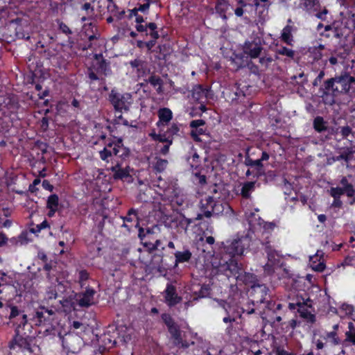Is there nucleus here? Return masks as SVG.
I'll list each match as a JSON object with an SVG mask.
<instances>
[{
	"label": "nucleus",
	"instance_id": "obj_1",
	"mask_svg": "<svg viewBox=\"0 0 355 355\" xmlns=\"http://www.w3.org/2000/svg\"><path fill=\"white\" fill-rule=\"evenodd\" d=\"M355 78L347 72L324 81V87L321 89V98L326 105H332L335 103V97L342 94H349L354 92Z\"/></svg>",
	"mask_w": 355,
	"mask_h": 355
},
{
	"label": "nucleus",
	"instance_id": "obj_2",
	"mask_svg": "<svg viewBox=\"0 0 355 355\" xmlns=\"http://www.w3.org/2000/svg\"><path fill=\"white\" fill-rule=\"evenodd\" d=\"M250 238L247 235L236 236L223 243L224 252L222 254L220 266H237L240 258L250 247Z\"/></svg>",
	"mask_w": 355,
	"mask_h": 355
},
{
	"label": "nucleus",
	"instance_id": "obj_3",
	"mask_svg": "<svg viewBox=\"0 0 355 355\" xmlns=\"http://www.w3.org/2000/svg\"><path fill=\"white\" fill-rule=\"evenodd\" d=\"M153 186L159 189V193L164 200H167L178 206H182L186 202L187 196L178 186L177 180H164L161 176H159L154 182Z\"/></svg>",
	"mask_w": 355,
	"mask_h": 355
},
{
	"label": "nucleus",
	"instance_id": "obj_4",
	"mask_svg": "<svg viewBox=\"0 0 355 355\" xmlns=\"http://www.w3.org/2000/svg\"><path fill=\"white\" fill-rule=\"evenodd\" d=\"M23 295V292L21 290H17L16 286L13 284H8L3 277L0 279V309L5 308L8 311L10 310V314L8 318L10 320L13 319L18 316L20 313L17 306H15L12 302V297L15 298L18 297L19 301Z\"/></svg>",
	"mask_w": 355,
	"mask_h": 355
},
{
	"label": "nucleus",
	"instance_id": "obj_5",
	"mask_svg": "<svg viewBox=\"0 0 355 355\" xmlns=\"http://www.w3.org/2000/svg\"><path fill=\"white\" fill-rule=\"evenodd\" d=\"M62 268H43L46 271L47 277L54 288L59 298L65 297L71 292L69 283L65 279L64 272L58 270Z\"/></svg>",
	"mask_w": 355,
	"mask_h": 355
},
{
	"label": "nucleus",
	"instance_id": "obj_6",
	"mask_svg": "<svg viewBox=\"0 0 355 355\" xmlns=\"http://www.w3.org/2000/svg\"><path fill=\"white\" fill-rule=\"evenodd\" d=\"M161 318L164 324L167 327L168 331L176 345L180 346L182 348L187 349L190 345L194 344V342L193 341L189 342L182 338L179 325L175 322L169 313H162Z\"/></svg>",
	"mask_w": 355,
	"mask_h": 355
},
{
	"label": "nucleus",
	"instance_id": "obj_7",
	"mask_svg": "<svg viewBox=\"0 0 355 355\" xmlns=\"http://www.w3.org/2000/svg\"><path fill=\"white\" fill-rule=\"evenodd\" d=\"M309 302H310L309 299L306 301H304V299H302V301L297 300L296 302H289L288 308L295 315L298 314L306 322L314 324L316 321V317L309 310V308H311V304Z\"/></svg>",
	"mask_w": 355,
	"mask_h": 355
},
{
	"label": "nucleus",
	"instance_id": "obj_8",
	"mask_svg": "<svg viewBox=\"0 0 355 355\" xmlns=\"http://www.w3.org/2000/svg\"><path fill=\"white\" fill-rule=\"evenodd\" d=\"M34 338L30 336H23L16 332L12 339L9 343V348L15 352H33L31 345Z\"/></svg>",
	"mask_w": 355,
	"mask_h": 355
},
{
	"label": "nucleus",
	"instance_id": "obj_9",
	"mask_svg": "<svg viewBox=\"0 0 355 355\" xmlns=\"http://www.w3.org/2000/svg\"><path fill=\"white\" fill-rule=\"evenodd\" d=\"M220 204L216 203L213 197L206 196L200 202V212L197 214L196 220H201L204 216L209 218L212 213L220 211Z\"/></svg>",
	"mask_w": 355,
	"mask_h": 355
},
{
	"label": "nucleus",
	"instance_id": "obj_10",
	"mask_svg": "<svg viewBox=\"0 0 355 355\" xmlns=\"http://www.w3.org/2000/svg\"><path fill=\"white\" fill-rule=\"evenodd\" d=\"M101 159L109 162V157L112 155L122 157L125 153V149L123 146L121 139L106 144L103 150L100 151Z\"/></svg>",
	"mask_w": 355,
	"mask_h": 355
},
{
	"label": "nucleus",
	"instance_id": "obj_11",
	"mask_svg": "<svg viewBox=\"0 0 355 355\" xmlns=\"http://www.w3.org/2000/svg\"><path fill=\"white\" fill-rule=\"evenodd\" d=\"M55 317V312L52 309L40 306L35 311L32 320L36 326L51 325Z\"/></svg>",
	"mask_w": 355,
	"mask_h": 355
},
{
	"label": "nucleus",
	"instance_id": "obj_12",
	"mask_svg": "<svg viewBox=\"0 0 355 355\" xmlns=\"http://www.w3.org/2000/svg\"><path fill=\"white\" fill-rule=\"evenodd\" d=\"M83 343V338L74 333L66 334L62 338V347L67 353H78L80 350Z\"/></svg>",
	"mask_w": 355,
	"mask_h": 355
},
{
	"label": "nucleus",
	"instance_id": "obj_13",
	"mask_svg": "<svg viewBox=\"0 0 355 355\" xmlns=\"http://www.w3.org/2000/svg\"><path fill=\"white\" fill-rule=\"evenodd\" d=\"M110 101L116 110H128L132 103V96L129 93L121 94L112 89L109 95Z\"/></svg>",
	"mask_w": 355,
	"mask_h": 355
},
{
	"label": "nucleus",
	"instance_id": "obj_14",
	"mask_svg": "<svg viewBox=\"0 0 355 355\" xmlns=\"http://www.w3.org/2000/svg\"><path fill=\"white\" fill-rule=\"evenodd\" d=\"M243 53L247 58L255 59L261 55L263 49V44L260 38H254L253 40H247L242 46Z\"/></svg>",
	"mask_w": 355,
	"mask_h": 355
},
{
	"label": "nucleus",
	"instance_id": "obj_15",
	"mask_svg": "<svg viewBox=\"0 0 355 355\" xmlns=\"http://www.w3.org/2000/svg\"><path fill=\"white\" fill-rule=\"evenodd\" d=\"M84 292L74 294L75 300L80 307H89L94 304V296L96 291L95 289L87 286Z\"/></svg>",
	"mask_w": 355,
	"mask_h": 355
},
{
	"label": "nucleus",
	"instance_id": "obj_16",
	"mask_svg": "<svg viewBox=\"0 0 355 355\" xmlns=\"http://www.w3.org/2000/svg\"><path fill=\"white\" fill-rule=\"evenodd\" d=\"M268 288L263 284H254L251 285L250 296L252 297V302L263 303L268 294Z\"/></svg>",
	"mask_w": 355,
	"mask_h": 355
},
{
	"label": "nucleus",
	"instance_id": "obj_17",
	"mask_svg": "<svg viewBox=\"0 0 355 355\" xmlns=\"http://www.w3.org/2000/svg\"><path fill=\"white\" fill-rule=\"evenodd\" d=\"M245 268H225V270H230L231 273H234L235 275L237 274L236 279L237 281H241L245 284H257L259 281L257 279V276L253 273L246 272L244 270Z\"/></svg>",
	"mask_w": 355,
	"mask_h": 355
},
{
	"label": "nucleus",
	"instance_id": "obj_18",
	"mask_svg": "<svg viewBox=\"0 0 355 355\" xmlns=\"http://www.w3.org/2000/svg\"><path fill=\"white\" fill-rule=\"evenodd\" d=\"M164 297L166 304L169 307H173L180 303L182 298L177 293L176 287L171 283L166 284V289L164 291Z\"/></svg>",
	"mask_w": 355,
	"mask_h": 355
},
{
	"label": "nucleus",
	"instance_id": "obj_19",
	"mask_svg": "<svg viewBox=\"0 0 355 355\" xmlns=\"http://www.w3.org/2000/svg\"><path fill=\"white\" fill-rule=\"evenodd\" d=\"M218 302L220 306H221L227 313V315L223 318V321L225 323H230V325L229 327H227L226 329V332L227 334H230V330L232 328V322H235L236 318H238V315L236 314V311H234L231 313H230L231 306L229 303H227L225 300H220Z\"/></svg>",
	"mask_w": 355,
	"mask_h": 355
},
{
	"label": "nucleus",
	"instance_id": "obj_20",
	"mask_svg": "<svg viewBox=\"0 0 355 355\" xmlns=\"http://www.w3.org/2000/svg\"><path fill=\"white\" fill-rule=\"evenodd\" d=\"M173 116L172 111L168 107H162L158 110V121L156 125L160 130H163L164 128L168 125L173 119Z\"/></svg>",
	"mask_w": 355,
	"mask_h": 355
},
{
	"label": "nucleus",
	"instance_id": "obj_21",
	"mask_svg": "<svg viewBox=\"0 0 355 355\" xmlns=\"http://www.w3.org/2000/svg\"><path fill=\"white\" fill-rule=\"evenodd\" d=\"M254 304H252V300H250L245 306L236 310V314L241 320V322H245L246 317H254L257 320L259 319L258 314L255 313Z\"/></svg>",
	"mask_w": 355,
	"mask_h": 355
},
{
	"label": "nucleus",
	"instance_id": "obj_22",
	"mask_svg": "<svg viewBox=\"0 0 355 355\" xmlns=\"http://www.w3.org/2000/svg\"><path fill=\"white\" fill-rule=\"evenodd\" d=\"M192 220L183 215H177L171 219V227L177 229L178 232L187 231Z\"/></svg>",
	"mask_w": 355,
	"mask_h": 355
},
{
	"label": "nucleus",
	"instance_id": "obj_23",
	"mask_svg": "<svg viewBox=\"0 0 355 355\" xmlns=\"http://www.w3.org/2000/svg\"><path fill=\"white\" fill-rule=\"evenodd\" d=\"M352 150L349 148H343L341 152H340V155L337 156H331L329 157L327 159V164L328 165H331L336 162L339 161H345L347 164H348L352 159Z\"/></svg>",
	"mask_w": 355,
	"mask_h": 355
},
{
	"label": "nucleus",
	"instance_id": "obj_24",
	"mask_svg": "<svg viewBox=\"0 0 355 355\" xmlns=\"http://www.w3.org/2000/svg\"><path fill=\"white\" fill-rule=\"evenodd\" d=\"M340 15L342 23L349 30H355V14L347 10L346 11H341Z\"/></svg>",
	"mask_w": 355,
	"mask_h": 355
},
{
	"label": "nucleus",
	"instance_id": "obj_25",
	"mask_svg": "<svg viewBox=\"0 0 355 355\" xmlns=\"http://www.w3.org/2000/svg\"><path fill=\"white\" fill-rule=\"evenodd\" d=\"M320 338L325 340L326 343H330V344L334 346L338 345L341 343L338 333L335 331H324L322 334L320 335Z\"/></svg>",
	"mask_w": 355,
	"mask_h": 355
},
{
	"label": "nucleus",
	"instance_id": "obj_26",
	"mask_svg": "<svg viewBox=\"0 0 355 355\" xmlns=\"http://www.w3.org/2000/svg\"><path fill=\"white\" fill-rule=\"evenodd\" d=\"M175 266H178L180 263H184L189 261L192 257V253L189 250L185 249L183 251H176L174 253Z\"/></svg>",
	"mask_w": 355,
	"mask_h": 355
},
{
	"label": "nucleus",
	"instance_id": "obj_27",
	"mask_svg": "<svg viewBox=\"0 0 355 355\" xmlns=\"http://www.w3.org/2000/svg\"><path fill=\"white\" fill-rule=\"evenodd\" d=\"M295 30V28L293 26L286 25L282 31L281 40L288 45H293L294 40L292 33Z\"/></svg>",
	"mask_w": 355,
	"mask_h": 355
},
{
	"label": "nucleus",
	"instance_id": "obj_28",
	"mask_svg": "<svg viewBox=\"0 0 355 355\" xmlns=\"http://www.w3.org/2000/svg\"><path fill=\"white\" fill-rule=\"evenodd\" d=\"M324 252L318 250L316 253L309 258V266H326V261Z\"/></svg>",
	"mask_w": 355,
	"mask_h": 355
},
{
	"label": "nucleus",
	"instance_id": "obj_29",
	"mask_svg": "<svg viewBox=\"0 0 355 355\" xmlns=\"http://www.w3.org/2000/svg\"><path fill=\"white\" fill-rule=\"evenodd\" d=\"M209 90L201 85H196L192 89V98L196 101L202 103V99L207 97Z\"/></svg>",
	"mask_w": 355,
	"mask_h": 355
},
{
	"label": "nucleus",
	"instance_id": "obj_30",
	"mask_svg": "<svg viewBox=\"0 0 355 355\" xmlns=\"http://www.w3.org/2000/svg\"><path fill=\"white\" fill-rule=\"evenodd\" d=\"M83 32L90 41L94 39H97L99 37V34L97 33L96 28L92 22L85 24L83 26Z\"/></svg>",
	"mask_w": 355,
	"mask_h": 355
},
{
	"label": "nucleus",
	"instance_id": "obj_31",
	"mask_svg": "<svg viewBox=\"0 0 355 355\" xmlns=\"http://www.w3.org/2000/svg\"><path fill=\"white\" fill-rule=\"evenodd\" d=\"M205 124V122L202 119L193 120L190 123V126L192 128H196V130H192L191 132V136L194 139L198 140V135H201L204 132L202 128L198 129L199 127L202 126Z\"/></svg>",
	"mask_w": 355,
	"mask_h": 355
},
{
	"label": "nucleus",
	"instance_id": "obj_32",
	"mask_svg": "<svg viewBox=\"0 0 355 355\" xmlns=\"http://www.w3.org/2000/svg\"><path fill=\"white\" fill-rule=\"evenodd\" d=\"M245 216L250 226L255 228L257 225H261V219L259 216L250 211H245Z\"/></svg>",
	"mask_w": 355,
	"mask_h": 355
},
{
	"label": "nucleus",
	"instance_id": "obj_33",
	"mask_svg": "<svg viewBox=\"0 0 355 355\" xmlns=\"http://www.w3.org/2000/svg\"><path fill=\"white\" fill-rule=\"evenodd\" d=\"M110 170L114 173L113 177L116 180H122L129 176L128 171L121 168L119 164L112 166Z\"/></svg>",
	"mask_w": 355,
	"mask_h": 355
},
{
	"label": "nucleus",
	"instance_id": "obj_34",
	"mask_svg": "<svg viewBox=\"0 0 355 355\" xmlns=\"http://www.w3.org/2000/svg\"><path fill=\"white\" fill-rule=\"evenodd\" d=\"M153 268H135L132 272V277L137 280H145L148 274L151 272Z\"/></svg>",
	"mask_w": 355,
	"mask_h": 355
},
{
	"label": "nucleus",
	"instance_id": "obj_35",
	"mask_svg": "<svg viewBox=\"0 0 355 355\" xmlns=\"http://www.w3.org/2000/svg\"><path fill=\"white\" fill-rule=\"evenodd\" d=\"M73 294L68 295L65 297H62L59 302L64 309V311H71V309H75L74 302L71 298Z\"/></svg>",
	"mask_w": 355,
	"mask_h": 355
},
{
	"label": "nucleus",
	"instance_id": "obj_36",
	"mask_svg": "<svg viewBox=\"0 0 355 355\" xmlns=\"http://www.w3.org/2000/svg\"><path fill=\"white\" fill-rule=\"evenodd\" d=\"M245 164L246 166H250L252 168H254L257 171L258 174H261L263 172V165L261 164V161L258 159H252L249 157L245 159Z\"/></svg>",
	"mask_w": 355,
	"mask_h": 355
},
{
	"label": "nucleus",
	"instance_id": "obj_37",
	"mask_svg": "<svg viewBox=\"0 0 355 355\" xmlns=\"http://www.w3.org/2000/svg\"><path fill=\"white\" fill-rule=\"evenodd\" d=\"M313 125L318 132H322L327 130V122L322 116H316L313 120Z\"/></svg>",
	"mask_w": 355,
	"mask_h": 355
},
{
	"label": "nucleus",
	"instance_id": "obj_38",
	"mask_svg": "<svg viewBox=\"0 0 355 355\" xmlns=\"http://www.w3.org/2000/svg\"><path fill=\"white\" fill-rule=\"evenodd\" d=\"M209 294V288L207 286H202L200 287L198 292H195L193 295L191 296L192 300H189L187 304L189 305L192 301L198 300L200 298L206 297Z\"/></svg>",
	"mask_w": 355,
	"mask_h": 355
},
{
	"label": "nucleus",
	"instance_id": "obj_39",
	"mask_svg": "<svg viewBox=\"0 0 355 355\" xmlns=\"http://www.w3.org/2000/svg\"><path fill=\"white\" fill-rule=\"evenodd\" d=\"M230 4L225 0H219L216 6V10L220 14V16L223 19H226L227 17L225 12L229 9Z\"/></svg>",
	"mask_w": 355,
	"mask_h": 355
},
{
	"label": "nucleus",
	"instance_id": "obj_40",
	"mask_svg": "<svg viewBox=\"0 0 355 355\" xmlns=\"http://www.w3.org/2000/svg\"><path fill=\"white\" fill-rule=\"evenodd\" d=\"M149 136L154 141H158L159 142L168 143V145L173 144V138L168 137L166 132L163 134H157L155 132L149 134Z\"/></svg>",
	"mask_w": 355,
	"mask_h": 355
},
{
	"label": "nucleus",
	"instance_id": "obj_41",
	"mask_svg": "<svg viewBox=\"0 0 355 355\" xmlns=\"http://www.w3.org/2000/svg\"><path fill=\"white\" fill-rule=\"evenodd\" d=\"M182 125L179 123H173L165 131L168 135V137L173 138L175 136L180 135Z\"/></svg>",
	"mask_w": 355,
	"mask_h": 355
},
{
	"label": "nucleus",
	"instance_id": "obj_42",
	"mask_svg": "<svg viewBox=\"0 0 355 355\" xmlns=\"http://www.w3.org/2000/svg\"><path fill=\"white\" fill-rule=\"evenodd\" d=\"M255 187V182H245L241 189V193L245 198H248L250 196L251 193L254 191Z\"/></svg>",
	"mask_w": 355,
	"mask_h": 355
},
{
	"label": "nucleus",
	"instance_id": "obj_43",
	"mask_svg": "<svg viewBox=\"0 0 355 355\" xmlns=\"http://www.w3.org/2000/svg\"><path fill=\"white\" fill-rule=\"evenodd\" d=\"M301 5L307 12H312L317 10L318 0H302Z\"/></svg>",
	"mask_w": 355,
	"mask_h": 355
},
{
	"label": "nucleus",
	"instance_id": "obj_44",
	"mask_svg": "<svg viewBox=\"0 0 355 355\" xmlns=\"http://www.w3.org/2000/svg\"><path fill=\"white\" fill-rule=\"evenodd\" d=\"M268 263L265 266H274L279 264V256L276 252H268Z\"/></svg>",
	"mask_w": 355,
	"mask_h": 355
},
{
	"label": "nucleus",
	"instance_id": "obj_45",
	"mask_svg": "<svg viewBox=\"0 0 355 355\" xmlns=\"http://www.w3.org/2000/svg\"><path fill=\"white\" fill-rule=\"evenodd\" d=\"M83 10L87 12L88 17H83L81 21L83 22L90 20L94 16L95 5L92 6L89 3H85L83 7Z\"/></svg>",
	"mask_w": 355,
	"mask_h": 355
},
{
	"label": "nucleus",
	"instance_id": "obj_46",
	"mask_svg": "<svg viewBox=\"0 0 355 355\" xmlns=\"http://www.w3.org/2000/svg\"><path fill=\"white\" fill-rule=\"evenodd\" d=\"M89 279V274L86 270H81L78 272V282L82 288L89 286L87 282Z\"/></svg>",
	"mask_w": 355,
	"mask_h": 355
},
{
	"label": "nucleus",
	"instance_id": "obj_47",
	"mask_svg": "<svg viewBox=\"0 0 355 355\" xmlns=\"http://www.w3.org/2000/svg\"><path fill=\"white\" fill-rule=\"evenodd\" d=\"M167 165L168 161L166 159L156 158L155 162L153 164V168L155 171L160 173L166 168Z\"/></svg>",
	"mask_w": 355,
	"mask_h": 355
},
{
	"label": "nucleus",
	"instance_id": "obj_48",
	"mask_svg": "<svg viewBox=\"0 0 355 355\" xmlns=\"http://www.w3.org/2000/svg\"><path fill=\"white\" fill-rule=\"evenodd\" d=\"M116 8H117V6L114 3L113 0H112L110 2L107 3V11L109 12L112 13V15H114V16H116L117 17V19H119L124 15L125 12L124 11L117 12Z\"/></svg>",
	"mask_w": 355,
	"mask_h": 355
},
{
	"label": "nucleus",
	"instance_id": "obj_49",
	"mask_svg": "<svg viewBox=\"0 0 355 355\" xmlns=\"http://www.w3.org/2000/svg\"><path fill=\"white\" fill-rule=\"evenodd\" d=\"M10 245L19 246L27 243L26 239L24 235L21 234L18 237H12L8 241Z\"/></svg>",
	"mask_w": 355,
	"mask_h": 355
},
{
	"label": "nucleus",
	"instance_id": "obj_50",
	"mask_svg": "<svg viewBox=\"0 0 355 355\" xmlns=\"http://www.w3.org/2000/svg\"><path fill=\"white\" fill-rule=\"evenodd\" d=\"M349 331L345 333L346 340L353 345H355V329L354 327V324L352 322H349L348 324Z\"/></svg>",
	"mask_w": 355,
	"mask_h": 355
},
{
	"label": "nucleus",
	"instance_id": "obj_51",
	"mask_svg": "<svg viewBox=\"0 0 355 355\" xmlns=\"http://www.w3.org/2000/svg\"><path fill=\"white\" fill-rule=\"evenodd\" d=\"M112 0H94L93 1L94 5H95L96 9L99 13L104 12L105 9L107 8V4Z\"/></svg>",
	"mask_w": 355,
	"mask_h": 355
},
{
	"label": "nucleus",
	"instance_id": "obj_52",
	"mask_svg": "<svg viewBox=\"0 0 355 355\" xmlns=\"http://www.w3.org/2000/svg\"><path fill=\"white\" fill-rule=\"evenodd\" d=\"M58 197L55 194L51 195L47 200L48 209H58Z\"/></svg>",
	"mask_w": 355,
	"mask_h": 355
},
{
	"label": "nucleus",
	"instance_id": "obj_53",
	"mask_svg": "<svg viewBox=\"0 0 355 355\" xmlns=\"http://www.w3.org/2000/svg\"><path fill=\"white\" fill-rule=\"evenodd\" d=\"M277 53L282 55H285L289 58H293L295 55V51L286 46H281L277 50Z\"/></svg>",
	"mask_w": 355,
	"mask_h": 355
},
{
	"label": "nucleus",
	"instance_id": "obj_54",
	"mask_svg": "<svg viewBox=\"0 0 355 355\" xmlns=\"http://www.w3.org/2000/svg\"><path fill=\"white\" fill-rule=\"evenodd\" d=\"M148 83L154 87L158 86L157 92H162V80L156 76H152L148 79Z\"/></svg>",
	"mask_w": 355,
	"mask_h": 355
},
{
	"label": "nucleus",
	"instance_id": "obj_55",
	"mask_svg": "<svg viewBox=\"0 0 355 355\" xmlns=\"http://www.w3.org/2000/svg\"><path fill=\"white\" fill-rule=\"evenodd\" d=\"M259 62L262 67H264L265 68H268L270 63L273 61L272 57L268 55H264L261 57L259 56Z\"/></svg>",
	"mask_w": 355,
	"mask_h": 355
},
{
	"label": "nucleus",
	"instance_id": "obj_56",
	"mask_svg": "<svg viewBox=\"0 0 355 355\" xmlns=\"http://www.w3.org/2000/svg\"><path fill=\"white\" fill-rule=\"evenodd\" d=\"M272 353L275 355H295L293 352H287L280 345L274 347L272 349Z\"/></svg>",
	"mask_w": 355,
	"mask_h": 355
},
{
	"label": "nucleus",
	"instance_id": "obj_57",
	"mask_svg": "<svg viewBox=\"0 0 355 355\" xmlns=\"http://www.w3.org/2000/svg\"><path fill=\"white\" fill-rule=\"evenodd\" d=\"M159 227L157 225L153 226L152 228H147L146 231L143 228L139 230V236L142 239V235L152 234L155 233V230H158Z\"/></svg>",
	"mask_w": 355,
	"mask_h": 355
},
{
	"label": "nucleus",
	"instance_id": "obj_58",
	"mask_svg": "<svg viewBox=\"0 0 355 355\" xmlns=\"http://www.w3.org/2000/svg\"><path fill=\"white\" fill-rule=\"evenodd\" d=\"M46 297L48 300H55L59 298L54 286L49 287L46 293Z\"/></svg>",
	"mask_w": 355,
	"mask_h": 355
},
{
	"label": "nucleus",
	"instance_id": "obj_59",
	"mask_svg": "<svg viewBox=\"0 0 355 355\" xmlns=\"http://www.w3.org/2000/svg\"><path fill=\"white\" fill-rule=\"evenodd\" d=\"M330 194L334 198H340V196L343 194V189L340 187H333L330 190Z\"/></svg>",
	"mask_w": 355,
	"mask_h": 355
},
{
	"label": "nucleus",
	"instance_id": "obj_60",
	"mask_svg": "<svg viewBox=\"0 0 355 355\" xmlns=\"http://www.w3.org/2000/svg\"><path fill=\"white\" fill-rule=\"evenodd\" d=\"M310 55L312 58L313 61H318L321 59L322 58V53L321 51L318 49H313L311 52Z\"/></svg>",
	"mask_w": 355,
	"mask_h": 355
},
{
	"label": "nucleus",
	"instance_id": "obj_61",
	"mask_svg": "<svg viewBox=\"0 0 355 355\" xmlns=\"http://www.w3.org/2000/svg\"><path fill=\"white\" fill-rule=\"evenodd\" d=\"M292 185L286 179L284 180V184L282 186V190L285 195H290L292 191Z\"/></svg>",
	"mask_w": 355,
	"mask_h": 355
},
{
	"label": "nucleus",
	"instance_id": "obj_62",
	"mask_svg": "<svg viewBox=\"0 0 355 355\" xmlns=\"http://www.w3.org/2000/svg\"><path fill=\"white\" fill-rule=\"evenodd\" d=\"M135 216L137 218H138L137 216V211L135 209H130L128 212V216L123 218L124 221L127 222H132L133 220V218L132 216Z\"/></svg>",
	"mask_w": 355,
	"mask_h": 355
},
{
	"label": "nucleus",
	"instance_id": "obj_63",
	"mask_svg": "<svg viewBox=\"0 0 355 355\" xmlns=\"http://www.w3.org/2000/svg\"><path fill=\"white\" fill-rule=\"evenodd\" d=\"M340 134L344 139H347L352 133V128L347 125L340 128Z\"/></svg>",
	"mask_w": 355,
	"mask_h": 355
},
{
	"label": "nucleus",
	"instance_id": "obj_64",
	"mask_svg": "<svg viewBox=\"0 0 355 355\" xmlns=\"http://www.w3.org/2000/svg\"><path fill=\"white\" fill-rule=\"evenodd\" d=\"M343 193H346L347 196L352 197L354 194V190L353 186L349 184H347L345 187H343Z\"/></svg>",
	"mask_w": 355,
	"mask_h": 355
}]
</instances>
